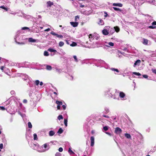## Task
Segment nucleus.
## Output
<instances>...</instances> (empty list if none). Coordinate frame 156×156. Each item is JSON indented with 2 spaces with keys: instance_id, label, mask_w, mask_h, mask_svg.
I'll return each instance as SVG.
<instances>
[{
  "instance_id": "obj_1",
  "label": "nucleus",
  "mask_w": 156,
  "mask_h": 156,
  "mask_svg": "<svg viewBox=\"0 0 156 156\" xmlns=\"http://www.w3.org/2000/svg\"><path fill=\"white\" fill-rule=\"evenodd\" d=\"M122 132V129L119 127H117L115 128V133L116 134H120Z\"/></svg>"
},
{
  "instance_id": "obj_2",
  "label": "nucleus",
  "mask_w": 156,
  "mask_h": 156,
  "mask_svg": "<svg viewBox=\"0 0 156 156\" xmlns=\"http://www.w3.org/2000/svg\"><path fill=\"white\" fill-rule=\"evenodd\" d=\"M90 146L93 147L94 144V136H92L90 137Z\"/></svg>"
},
{
  "instance_id": "obj_3",
  "label": "nucleus",
  "mask_w": 156,
  "mask_h": 156,
  "mask_svg": "<svg viewBox=\"0 0 156 156\" xmlns=\"http://www.w3.org/2000/svg\"><path fill=\"white\" fill-rule=\"evenodd\" d=\"M70 23L74 27H77L78 24V23L76 22H70Z\"/></svg>"
},
{
  "instance_id": "obj_4",
  "label": "nucleus",
  "mask_w": 156,
  "mask_h": 156,
  "mask_svg": "<svg viewBox=\"0 0 156 156\" xmlns=\"http://www.w3.org/2000/svg\"><path fill=\"white\" fill-rule=\"evenodd\" d=\"M142 43L143 44L145 45H148V40L147 39L143 38V39Z\"/></svg>"
},
{
  "instance_id": "obj_5",
  "label": "nucleus",
  "mask_w": 156,
  "mask_h": 156,
  "mask_svg": "<svg viewBox=\"0 0 156 156\" xmlns=\"http://www.w3.org/2000/svg\"><path fill=\"white\" fill-rule=\"evenodd\" d=\"M112 5L114 6H119L122 7V4L121 3H114L112 4Z\"/></svg>"
},
{
  "instance_id": "obj_6",
  "label": "nucleus",
  "mask_w": 156,
  "mask_h": 156,
  "mask_svg": "<svg viewBox=\"0 0 156 156\" xmlns=\"http://www.w3.org/2000/svg\"><path fill=\"white\" fill-rule=\"evenodd\" d=\"M125 94L122 92H120L119 94V96L121 98H123L125 96Z\"/></svg>"
},
{
  "instance_id": "obj_7",
  "label": "nucleus",
  "mask_w": 156,
  "mask_h": 156,
  "mask_svg": "<svg viewBox=\"0 0 156 156\" xmlns=\"http://www.w3.org/2000/svg\"><path fill=\"white\" fill-rule=\"evenodd\" d=\"M47 5L48 7H51V5H54L53 2H51L50 1H48L47 2Z\"/></svg>"
},
{
  "instance_id": "obj_8",
  "label": "nucleus",
  "mask_w": 156,
  "mask_h": 156,
  "mask_svg": "<svg viewBox=\"0 0 156 156\" xmlns=\"http://www.w3.org/2000/svg\"><path fill=\"white\" fill-rule=\"evenodd\" d=\"M37 40L33 39L32 38H29L28 39V41L31 42H36Z\"/></svg>"
},
{
  "instance_id": "obj_9",
  "label": "nucleus",
  "mask_w": 156,
  "mask_h": 156,
  "mask_svg": "<svg viewBox=\"0 0 156 156\" xmlns=\"http://www.w3.org/2000/svg\"><path fill=\"white\" fill-rule=\"evenodd\" d=\"M102 33L104 35H107L108 34V30L106 29H104L102 30Z\"/></svg>"
},
{
  "instance_id": "obj_10",
  "label": "nucleus",
  "mask_w": 156,
  "mask_h": 156,
  "mask_svg": "<svg viewBox=\"0 0 156 156\" xmlns=\"http://www.w3.org/2000/svg\"><path fill=\"white\" fill-rule=\"evenodd\" d=\"M31 146L33 148V149H35L36 147H38V145L37 144H31Z\"/></svg>"
},
{
  "instance_id": "obj_11",
  "label": "nucleus",
  "mask_w": 156,
  "mask_h": 156,
  "mask_svg": "<svg viewBox=\"0 0 156 156\" xmlns=\"http://www.w3.org/2000/svg\"><path fill=\"white\" fill-rule=\"evenodd\" d=\"M48 51L51 52H53L55 53H56L57 52V51L56 50H54L51 48H49L48 49Z\"/></svg>"
},
{
  "instance_id": "obj_12",
  "label": "nucleus",
  "mask_w": 156,
  "mask_h": 156,
  "mask_svg": "<svg viewBox=\"0 0 156 156\" xmlns=\"http://www.w3.org/2000/svg\"><path fill=\"white\" fill-rule=\"evenodd\" d=\"M113 8L115 11H119L120 12H121L122 11V10L121 9H119L118 8L113 7Z\"/></svg>"
},
{
  "instance_id": "obj_13",
  "label": "nucleus",
  "mask_w": 156,
  "mask_h": 156,
  "mask_svg": "<svg viewBox=\"0 0 156 156\" xmlns=\"http://www.w3.org/2000/svg\"><path fill=\"white\" fill-rule=\"evenodd\" d=\"M104 22L103 20L101 19H99V21L98 23V24L101 25H103L104 24Z\"/></svg>"
},
{
  "instance_id": "obj_14",
  "label": "nucleus",
  "mask_w": 156,
  "mask_h": 156,
  "mask_svg": "<svg viewBox=\"0 0 156 156\" xmlns=\"http://www.w3.org/2000/svg\"><path fill=\"white\" fill-rule=\"evenodd\" d=\"M55 133V132L52 130L50 131L49 132V135L50 136H52L54 135Z\"/></svg>"
},
{
  "instance_id": "obj_15",
  "label": "nucleus",
  "mask_w": 156,
  "mask_h": 156,
  "mask_svg": "<svg viewBox=\"0 0 156 156\" xmlns=\"http://www.w3.org/2000/svg\"><path fill=\"white\" fill-rule=\"evenodd\" d=\"M114 28L115 30V31L117 32H119L120 30L119 28L117 26L114 27Z\"/></svg>"
},
{
  "instance_id": "obj_16",
  "label": "nucleus",
  "mask_w": 156,
  "mask_h": 156,
  "mask_svg": "<svg viewBox=\"0 0 156 156\" xmlns=\"http://www.w3.org/2000/svg\"><path fill=\"white\" fill-rule=\"evenodd\" d=\"M63 132V130L62 129V128H60L58 129L57 133H58L61 134Z\"/></svg>"
},
{
  "instance_id": "obj_17",
  "label": "nucleus",
  "mask_w": 156,
  "mask_h": 156,
  "mask_svg": "<svg viewBox=\"0 0 156 156\" xmlns=\"http://www.w3.org/2000/svg\"><path fill=\"white\" fill-rule=\"evenodd\" d=\"M56 103L58 105H62V103L61 101H59L58 100H57L56 102Z\"/></svg>"
},
{
  "instance_id": "obj_18",
  "label": "nucleus",
  "mask_w": 156,
  "mask_h": 156,
  "mask_svg": "<svg viewBox=\"0 0 156 156\" xmlns=\"http://www.w3.org/2000/svg\"><path fill=\"white\" fill-rule=\"evenodd\" d=\"M52 69L51 66L49 65H47L46 66V69L48 70H51Z\"/></svg>"
},
{
  "instance_id": "obj_19",
  "label": "nucleus",
  "mask_w": 156,
  "mask_h": 156,
  "mask_svg": "<svg viewBox=\"0 0 156 156\" xmlns=\"http://www.w3.org/2000/svg\"><path fill=\"white\" fill-rule=\"evenodd\" d=\"M67 119H64V123L65 126H67Z\"/></svg>"
},
{
  "instance_id": "obj_20",
  "label": "nucleus",
  "mask_w": 156,
  "mask_h": 156,
  "mask_svg": "<svg viewBox=\"0 0 156 156\" xmlns=\"http://www.w3.org/2000/svg\"><path fill=\"white\" fill-rule=\"evenodd\" d=\"M125 136L127 138H129L131 137L130 135L128 133H125Z\"/></svg>"
},
{
  "instance_id": "obj_21",
  "label": "nucleus",
  "mask_w": 156,
  "mask_h": 156,
  "mask_svg": "<svg viewBox=\"0 0 156 156\" xmlns=\"http://www.w3.org/2000/svg\"><path fill=\"white\" fill-rule=\"evenodd\" d=\"M148 77V76L147 75H142L141 76V77H140V78H142L143 77H144L145 78H147Z\"/></svg>"
},
{
  "instance_id": "obj_22",
  "label": "nucleus",
  "mask_w": 156,
  "mask_h": 156,
  "mask_svg": "<svg viewBox=\"0 0 156 156\" xmlns=\"http://www.w3.org/2000/svg\"><path fill=\"white\" fill-rule=\"evenodd\" d=\"M64 43L62 41H60L59 43V46L60 47H62L64 44Z\"/></svg>"
},
{
  "instance_id": "obj_23",
  "label": "nucleus",
  "mask_w": 156,
  "mask_h": 156,
  "mask_svg": "<svg viewBox=\"0 0 156 156\" xmlns=\"http://www.w3.org/2000/svg\"><path fill=\"white\" fill-rule=\"evenodd\" d=\"M34 136V140H37V135L36 133H34L33 135Z\"/></svg>"
},
{
  "instance_id": "obj_24",
  "label": "nucleus",
  "mask_w": 156,
  "mask_h": 156,
  "mask_svg": "<svg viewBox=\"0 0 156 156\" xmlns=\"http://www.w3.org/2000/svg\"><path fill=\"white\" fill-rule=\"evenodd\" d=\"M28 125L29 128H32V125L30 122H28Z\"/></svg>"
},
{
  "instance_id": "obj_25",
  "label": "nucleus",
  "mask_w": 156,
  "mask_h": 156,
  "mask_svg": "<svg viewBox=\"0 0 156 156\" xmlns=\"http://www.w3.org/2000/svg\"><path fill=\"white\" fill-rule=\"evenodd\" d=\"M68 152L70 154H74V153L72 151L70 148H69L68 150Z\"/></svg>"
},
{
  "instance_id": "obj_26",
  "label": "nucleus",
  "mask_w": 156,
  "mask_h": 156,
  "mask_svg": "<svg viewBox=\"0 0 156 156\" xmlns=\"http://www.w3.org/2000/svg\"><path fill=\"white\" fill-rule=\"evenodd\" d=\"M138 3L139 5L141 4L144 2V0H138Z\"/></svg>"
},
{
  "instance_id": "obj_27",
  "label": "nucleus",
  "mask_w": 156,
  "mask_h": 156,
  "mask_svg": "<svg viewBox=\"0 0 156 156\" xmlns=\"http://www.w3.org/2000/svg\"><path fill=\"white\" fill-rule=\"evenodd\" d=\"M44 55L45 56H48L49 55L48 52L46 51H44Z\"/></svg>"
},
{
  "instance_id": "obj_28",
  "label": "nucleus",
  "mask_w": 156,
  "mask_h": 156,
  "mask_svg": "<svg viewBox=\"0 0 156 156\" xmlns=\"http://www.w3.org/2000/svg\"><path fill=\"white\" fill-rule=\"evenodd\" d=\"M111 70H112V71H116L118 73H119V70L117 69H116L114 68H112L111 69Z\"/></svg>"
},
{
  "instance_id": "obj_29",
  "label": "nucleus",
  "mask_w": 156,
  "mask_h": 156,
  "mask_svg": "<svg viewBox=\"0 0 156 156\" xmlns=\"http://www.w3.org/2000/svg\"><path fill=\"white\" fill-rule=\"evenodd\" d=\"M0 8H1L2 9H4L7 11L8 10L7 8H6V7H5L4 6H3H3H0Z\"/></svg>"
},
{
  "instance_id": "obj_30",
  "label": "nucleus",
  "mask_w": 156,
  "mask_h": 156,
  "mask_svg": "<svg viewBox=\"0 0 156 156\" xmlns=\"http://www.w3.org/2000/svg\"><path fill=\"white\" fill-rule=\"evenodd\" d=\"M108 127L107 126H106L103 127V129L105 131L108 130Z\"/></svg>"
},
{
  "instance_id": "obj_31",
  "label": "nucleus",
  "mask_w": 156,
  "mask_h": 156,
  "mask_svg": "<svg viewBox=\"0 0 156 156\" xmlns=\"http://www.w3.org/2000/svg\"><path fill=\"white\" fill-rule=\"evenodd\" d=\"M58 119L59 120H60L61 119H63V117L62 115H59L58 117Z\"/></svg>"
},
{
  "instance_id": "obj_32",
  "label": "nucleus",
  "mask_w": 156,
  "mask_h": 156,
  "mask_svg": "<svg viewBox=\"0 0 156 156\" xmlns=\"http://www.w3.org/2000/svg\"><path fill=\"white\" fill-rule=\"evenodd\" d=\"M76 45L77 44L76 42H73L72 44L70 45V46L73 47L76 46Z\"/></svg>"
},
{
  "instance_id": "obj_33",
  "label": "nucleus",
  "mask_w": 156,
  "mask_h": 156,
  "mask_svg": "<svg viewBox=\"0 0 156 156\" xmlns=\"http://www.w3.org/2000/svg\"><path fill=\"white\" fill-rule=\"evenodd\" d=\"M57 37H59V38H62L63 37V36L62 35H61V34H60V35H59L58 34H57L56 36Z\"/></svg>"
},
{
  "instance_id": "obj_34",
  "label": "nucleus",
  "mask_w": 156,
  "mask_h": 156,
  "mask_svg": "<svg viewBox=\"0 0 156 156\" xmlns=\"http://www.w3.org/2000/svg\"><path fill=\"white\" fill-rule=\"evenodd\" d=\"M22 30H27V29H30L29 27H23L22 28Z\"/></svg>"
},
{
  "instance_id": "obj_35",
  "label": "nucleus",
  "mask_w": 156,
  "mask_h": 156,
  "mask_svg": "<svg viewBox=\"0 0 156 156\" xmlns=\"http://www.w3.org/2000/svg\"><path fill=\"white\" fill-rule=\"evenodd\" d=\"M35 83L37 85H38L40 83V81L39 80H36L35 81Z\"/></svg>"
},
{
  "instance_id": "obj_36",
  "label": "nucleus",
  "mask_w": 156,
  "mask_h": 156,
  "mask_svg": "<svg viewBox=\"0 0 156 156\" xmlns=\"http://www.w3.org/2000/svg\"><path fill=\"white\" fill-rule=\"evenodd\" d=\"M0 110H5V108L3 106H0Z\"/></svg>"
},
{
  "instance_id": "obj_37",
  "label": "nucleus",
  "mask_w": 156,
  "mask_h": 156,
  "mask_svg": "<svg viewBox=\"0 0 156 156\" xmlns=\"http://www.w3.org/2000/svg\"><path fill=\"white\" fill-rule=\"evenodd\" d=\"M108 44L111 46H114V44L113 42H111L108 43Z\"/></svg>"
},
{
  "instance_id": "obj_38",
  "label": "nucleus",
  "mask_w": 156,
  "mask_h": 156,
  "mask_svg": "<svg viewBox=\"0 0 156 156\" xmlns=\"http://www.w3.org/2000/svg\"><path fill=\"white\" fill-rule=\"evenodd\" d=\"M61 154L59 152H57L55 154V156H61Z\"/></svg>"
},
{
  "instance_id": "obj_39",
  "label": "nucleus",
  "mask_w": 156,
  "mask_h": 156,
  "mask_svg": "<svg viewBox=\"0 0 156 156\" xmlns=\"http://www.w3.org/2000/svg\"><path fill=\"white\" fill-rule=\"evenodd\" d=\"M150 29H154L156 27L153 26H151L148 27Z\"/></svg>"
},
{
  "instance_id": "obj_40",
  "label": "nucleus",
  "mask_w": 156,
  "mask_h": 156,
  "mask_svg": "<svg viewBox=\"0 0 156 156\" xmlns=\"http://www.w3.org/2000/svg\"><path fill=\"white\" fill-rule=\"evenodd\" d=\"M138 135L139 136V138H140V139H142V136L141 135V134H140L139 133H138Z\"/></svg>"
},
{
  "instance_id": "obj_41",
  "label": "nucleus",
  "mask_w": 156,
  "mask_h": 156,
  "mask_svg": "<svg viewBox=\"0 0 156 156\" xmlns=\"http://www.w3.org/2000/svg\"><path fill=\"white\" fill-rule=\"evenodd\" d=\"M73 57L74 59H75V61L76 62H78V60L76 56L75 55H74Z\"/></svg>"
},
{
  "instance_id": "obj_42",
  "label": "nucleus",
  "mask_w": 156,
  "mask_h": 156,
  "mask_svg": "<svg viewBox=\"0 0 156 156\" xmlns=\"http://www.w3.org/2000/svg\"><path fill=\"white\" fill-rule=\"evenodd\" d=\"M58 151L60 152H62L63 151V148L61 147L59 148L58 149Z\"/></svg>"
},
{
  "instance_id": "obj_43",
  "label": "nucleus",
  "mask_w": 156,
  "mask_h": 156,
  "mask_svg": "<svg viewBox=\"0 0 156 156\" xmlns=\"http://www.w3.org/2000/svg\"><path fill=\"white\" fill-rule=\"evenodd\" d=\"M104 13L105 14V15H104L105 17H106L107 16H108V14L107 13V12H104Z\"/></svg>"
},
{
  "instance_id": "obj_44",
  "label": "nucleus",
  "mask_w": 156,
  "mask_h": 156,
  "mask_svg": "<svg viewBox=\"0 0 156 156\" xmlns=\"http://www.w3.org/2000/svg\"><path fill=\"white\" fill-rule=\"evenodd\" d=\"M152 71L153 72V73L156 74V69H152Z\"/></svg>"
},
{
  "instance_id": "obj_45",
  "label": "nucleus",
  "mask_w": 156,
  "mask_h": 156,
  "mask_svg": "<svg viewBox=\"0 0 156 156\" xmlns=\"http://www.w3.org/2000/svg\"><path fill=\"white\" fill-rule=\"evenodd\" d=\"M50 33H51V34L52 35H54V36H56V34H56V33H55V32H51Z\"/></svg>"
},
{
  "instance_id": "obj_46",
  "label": "nucleus",
  "mask_w": 156,
  "mask_h": 156,
  "mask_svg": "<svg viewBox=\"0 0 156 156\" xmlns=\"http://www.w3.org/2000/svg\"><path fill=\"white\" fill-rule=\"evenodd\" d=\"M79 19V16H75V21H77V20L78 19Z\"/></svg>"
},
{
  "instance_id": "obj_47",
  "label": "nucleus",
  "mask_w": 156,
  "mask_h": 156,
  "mask_svg": "<svg viewBox=\"0 0 156 156\" xmlns=\"http://www.w3.org/2000/svg\"><path fill=\"white\" fill-rule=\"evenodd\" d=\"M62 108H63V110H65L66 108V106L65 105H63L62 106Z\"/></svg>"
},
{
  "instance_id": "obj_48",
  "label": "nucleus",
  "mask_w": 156,
  "mask_h": 156,
  "mask_svg": "<svg viewBox=\"0 0 156 156\" xmlns=\"http://www.w3.org/2000/svg\"><path fill=\"white\" fill-rule=\"evenodd\" d=\"M47 144H44V148H46L47 147Z\"/></svg>"
},
{
  "instance_id": "obj_49",
  "label": "nucleus",
  "mask_w": 156,
  "mask_h": 156,
  "mask_svg": "<svg viewBox=\"0 0 156 156\" xmlns=\"http://www.w3.org/2000/svg\"><path fill=\"white\" fill-rule=\"evenodd\" d=\"M3 147V144H0V149H2Z\"/></svg>"
},
{
  "instance_id": "obj_50",
  "label": "nucleus",
  "mask_w": 156,
  "mask_h": 156,
  "mask_svg": "<svg viewBox=\"0 0 156 156\" xmlns=\"http://www.w3.org/2000/svg\"><path fill=\"white\" fill-rule=\"evenodd\" d=\"M23 102L24 103H26L27 102V100L26 99H24L23 101Z\"/></svg>"
},
{
  "instance_id": "obj_51",
  "label": "nucleus",
  "mask_w": 156,
  "mask_h": 156,
  "mask_svg": "<svg viewBox=\"0 0 156 156\" xmlns=\"http://www.w3.org/2000/svg\"><path fill=\"white\" fill-rule=\"evenodd\" d=\"M152 24L153 25H156V22L154 21L152 23Z\"/></svg>"
},
{
  "instance_id": "obj_52",
  "label": "nucleus",
  "mask_w": 156,
  "mask_h": 156,
  "mask_svg": "<svg viewBox=\"0 0 156 156\" xmlns=\"http://www.w3.org/2000/svg\"><path fill=\"white\" fill-rule=\"evenodd\" d=\"M57 108L58 110H60V106L59 105H58L57 106Z\"/></svg>"
},
{
  "instance_id": "obj_53",
  "label": "nucleus",
  "mask_w": 156,
  "mask_h": 156,
  "mask_svg": "<svg viewBox=\"0 0 156 156\" xmlns=\"http://www.w3.org/2000/svg\"><path fill=\"white\" fill-rule=\"evenodd\" d=\"M141 62V61L140 60H137V65L138 64L140 63Z\"/></svg>"
},
{
  "instance_id": "obj_54",
  "label": "nucleus",
  "mask_w": 156,
  "mask_h": 156,
  "mask_svg": "<svg viewBox=\"0 0 156 156\" xmlns=\"http://www.w3.org/2000/svg\"><path fill=\"white\" fill-rule=\"evenodd\" d=\"M105 110L106 111V112H109V110H108V109L107 108H106L105 109Z\"/></svg>"
},
{
  "instance_id": "obj_55",
  "label": "nucleus",
  "mask_w": 156,
  "mask_h": 156,
  "mask_svg": "<svg viewBox=\"0 0 156 156\" xmlns=\"http://www.w3.org/2000/svg\"><path fill=\"white\" fill-rule=\"evenodd\" d=\"M50 30V29L49 28H47L45 30L46 31H48Z\"/></svg>"
},
{
  "instance_id": "obj_56",
  "label": "nucleus",
  "mask_w": 156,
  "mask_h": 156,
  "mask_svg": "<svg viewBox=\"0 0 156 156\" xmlns=\"http://www.w3.org/2000/svg\"><path fill=\"white\" fill-rule=\"evenodd\" d=\"M84 7V5H82L81 4H80V7L83 8V7Z\"/></svg>"
},
{
  "instance_id": "obj_57",
  "label": "nucleus",
  "mask_w": 156,
  "mask_h": 156,
  "mask_svg": "<svg viewBox=\"0 0 156 156\" xmlns=\"http://www.w3.org/2000/svg\"><path fill=\"white\" fill-rule=\"evenodd\" d=\"M103 116L104 117H105V118H109V117L108 116V115H103Z\"/></svg>"
},
{
  "instance_id": "obj_58",
  "label": "nucleus",
  "mask_w": 156,
  "mask_h": 156,
  "mask_svg": "<svg viewBox=\"0 0 156 156\" xmlns=\"http://www.w3.org/2000/svg\"><path fill=\"white\" fill-rule=\"evenodd\" d=\"M4 69V66H1L0 67V69L1 70H3Z\"/></svg>"
},
{
  "instance_id": "obj_59",
  "label": "nucleus",
  "mask_w": 156,
  "mask_h": 156,
  "mask_svg": "<svg viewBox=\"0 0 156 156\" xmlns=\"http://www.w3.org/2000/svg\"><path fill=\"white\" fill-rule=\"evenodd\" d=\"M18 44H24V43H23V42H21V43H20V42H18Z\"/></svg>"
},
{
  "instance_id": "obj_60",
  "label": "nucleus",
  "mask_w": 156,
  "mask_h": 156,
  "mask_svg": "<svg viewBox=\"0 0 156 156\" xmlns=\"http://www.w3.org/2000/svg\"><path fill=\"white\" fill-rule=\"evenodd\" d=\"M91 37H92V34H90L89 36V38H90Z\"/></svg>"
},
{
  "instance_id": "obj_61",
  "label": "nucleus",
  "mask_w": 156,
  "mask_h": 156,
  "mask_svg": "<svg viewBox=\"0 0 156 156\" xmlns=\"http://www.w3.org/2000/svg\"><path fill=\"white\" fill-rule=\"evenodd\" d=\"M137 76H141V74L139 73H137Z\"/></svg>"
},
{
  "instance_id": "obj_62",
  "label": "nucleus",
  "mask_w": 156,
  "mask_h": 156,
  "mask_svg": "<svg viewBox=\"0 0 156 156\" xmlns=\"http://www.w3.org/2000/svg\"><path fill=\"white\" fill-rule=\"evenodd\" d=\"M43 84V82H41L40 83V85L41 86H42Z\"/></svg>"
},
{
  "instance_id": "obj_63",
  "label": "nucleus",
  "mask_w": 156,
  "mask_h": 156,
  "mask_svg": "<svg viewBox=\"0 0 156 156\" xmlns=\"http://www.w3.org/2000/svg\"><path fill=\"white\" fill-rule=\"evenodd\" d=\"M136 65V61H135V62L134 63V66L135 67V66Z\"/></svg>"
},
{
  "instance_id": "obj_64",
  "label": "nucleus",
  "mask_w": 156,
  "mask_h": 156,
  "mask_svg": "<svg viewBox=\"0 0 156 156\" xmlns=\"http://www.w3.org/2000/svg\"><path fill=\"white\" fill-rule=\"evenodd\" d=\"M133 74H134L135 75H136V72H133Z\"/></svg>"
}]
</instances>
